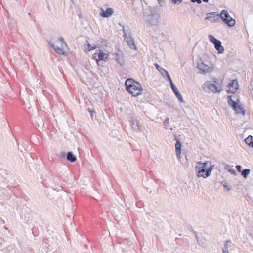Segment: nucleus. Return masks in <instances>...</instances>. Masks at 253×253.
I'll return each mask as SVG.
<instances>
[{
    "mask_svg": "<svg viewBox=\"0 0 253 253\" xmlns=\"http://www.w3.org/2000/svg\"><path fill=\"white\" fill-rule=\"evenodd\" d=\"M219 18H221V22L229 27H233L235 25L236 21L232 17H219Z\"/></svg>",
    "mask_w": 253,
    "mask_h": 253,
    "instance_id": "ddd939ff",
    "label": "nucleus"
},
{
    "mask_svg": "<svg viewBox=\"0 0 253 253\" xmlns=\"http://www.w3.org/2000/svg\"><path fill=\"white\" fill-rule=\"evenodd\" d=\"M60 46H56L51 40H49L48 42L51 47L58 54L62 55H66L67 53L64 50L65 47H67V45L64 42L62 37H59L58 39Z\"/></svg>",
    "mask_w": 253,
    "mask_h": 253,
    "instance_id": "7ed1b4c3",
    "label": "nucleus"
},
{
    "mask_svg": "<svg viewBox=\"0 0 253 253\" xmlns=\"http://www.w3.org/2000/svg\"><path fill=\"white\" fill-rule=\"evenodd\" d=\"M191 1L193 3L197 2L198 4H200L201 3V0H191Z\"/></svg>",
    "mask_w": 253,
    "mask_h": 253,
    "instance_id": "e433bc0d",
    "label": "nucleus"
},
{
    "mask_svg": "<svg viewBox=\"0 0 253 253\" xmlns=\"http://www.w3.org/2000/svg\"><path fill=\"white\" fill-rule=\"evenodd\" d=\"M86 44L84 46V50L85 51L89 52L97 48V46L95 44H91L89 43L88 40L86 41Z\"/></svg>",
    "mask_w": 253,
    "mask_h": 253,
    "instance_id": "2eb2a0df",
    "label": "nucleus"
},
{
    "mask_svg": "<svg viewBox=\"0 0 253 253\" xmlns=\"http://www.w3.org/2000/svg\"><path fill=\"white\" fill-rule=\"evenodd\" d=\"M144 20L149 26H156L160 22V17H144Z\"/></svg>",
    "mask_w": 253,
    "mask_h": 253,
    "instance_id": "9b49d317",
    "label": "nucleus"
},
{
    "mask_svg": "<svg viewBox=\"0 0 253 253\" xmlns=\"http://www.w3.org/2000/svg\"><path fill=\"white\" fill-rule=\"evenodd\" d=\"M129 121L132 129L136 132H140V123L137 117L132 115L129 117Z\"/></svg>",
    "mask_w": 253,
    "mask_h": 253,
    "instance_id": "6e6552de",
    "label": "nucleus"
},
{
    "mask_svg": "<svg viewBox=\"0 0 253 253\" xmlns=\"http://www.w3.org/2000/svg\"><path fill=\"white\" fill-rule=\"evenodd\" d=\"M236 113L242 114L243 115H245L246 114V110L242 107L241 104H239L234 109H233Z\"/></svg>",
    "mask_w": 253,
    "mask_h": 253,
    "instance_id": "aec40b11",
    "label": "nucleus"
},
{
    "mask_svg": "<svg viewBox=\"0 0 253 253\" xmlns=\"http://www.w3.org/2000/svg\"><path fill=\"white\" fill-rule=\"evenodd\" d=\"M66 155H67V153H66L64 152H62L60 153L59 156L61 157L64 158L65 157H66Z\"/></svg>",
    "mask_w": 253,
    "mask_h": 253,
    "instance_id": "c9c22d12",
    "label": "nucleus"
},
{
    "mask_svg": "<svg viewBox=\"0 0 253 253\" xmlns=\"http://www.w3.org/2000/svg\"><path fill=\"white\" fill-rule=\"evenodd\" d=\"M123 36L124 37V41L126 42L128 47L131 49H136V46L135 44L134 40L132 38L131 35L129 33L127 35L126 30L124 27L123 28Z\"/></svg>",
    "mask_w": 253,
    "mask_h": 253,
    "instance_id": "39448f33",
    "label": "nucleus"
},
{
    "mask_svg": "<svg viewBox=\"0 0 253 253\" xmlns=\"http://www.w3.org/2000/svg\"><path fill=\"white\" fill-rule=\"evenodd\" d=\"M245 142L247 145L253 148V137L251 135H249L245 139Z\"/></svg>",
    "mask_w": 253,
    "mask_h": 253,
    "instance_id": "412c9836",
    "label": "nucleus"
},
{
    "mask_svg": "<svg viewBox=\"0 0 253 253\" xmlns=\"http://www.w3.org/2000/svg\"><path fill=\"white\" fill-rule=\"evenodd\" d=\"M126 89L132 95L136 97L142 94L143 88L140 84L133 78H128L125 81Z\"/></svg>",
    "mask_w": 253,
    "mask_h": 253,
    "instance_id": "f257e3e1",
    "label": "nucleus"
},
{
    "mask_svg": "<svg viewBox=\"0 0 253 253\" xmlns=\"http://www.w3.org/2000/svg\"><path fill=\"white\" fill-rule=\"evenodd\" d=\"M205 20L214 23H221V18L219 17H206Z\"/></svg>",
    "mask_w": 253,
    "mask_h": 253,
    "instance_id": "6ab92c4d",
    "label": "nucleus"
},
{
    "mask_svg": "<svg viewBox=\"0 0 253 253\" xmlns=\"http://www.w3.org/2000/svg\"><path fill=\"white\" fill-rule=\"evenodd\" d=\"M67 160L71 163H74L77 160V157L71 151H68L66 155Z\"/></svg>",
    "mask_w": 253,
    "mask_h": 253,
    "instance_id": "f3484780",
    "label": "nucleus"
},
{
    "mask_svg": "<svg viewBox=\"0 0 253 253\" xmlns=\"http://www.w3.org/2000/svg\"><path fill=\"white\" fill-rule=\"evenodd\" d=\"M172 1L174 4H179L182 2V0H172Z\"/></svg>",
    "mask_w": 253,
    "mask_h": 253,
    "instance_id": "f704fd0d",
    "label": "nucleus"
},
{
    "mask_svg": "<svg viewBox=\"0 0 253 253\" xmlns=\"http://www.w3.org/2000/svg\"><path fill=\"white\" fill-rule=\"evenodd\" d=\"M224 169L226 170H227L229 172L231 173V174H232L234 175H237V172H236V170L234 169H231L230 166L226 164L225 166Z\"/></svg>",
    "mask_w": 253,
    "mask_h": 253,
    "instance_id": "b1692460",
    "label": "nucleus"
},
{
    "mask_svg": "<svg viewBox=\"0 0 253 253\" xmlns=\"http://www.w3.org/2000/svg\"><path fill=\"white\" fill-rule=\"evenodd\" d=\"M203 1L205 2H208L209 0H203Z\"/></svg>",
    "mask_w": 253,
    "mask_h": 253,
    "instance_id": "ea45409f",
    "label": "nucleus"
},
{
    "mask_svg": "<svg viewBox=\"0 0 253 253\" xmlns=\"http://www.w3.org/2000/svg\"><path fill=\"white\" fill-rule=\"evenodd\" d=\"M113 55L117 63L121 66H123L125 65L124 53L121 50H118L117 52L113 53Z\"/></svg>",
    "mask_w": 253,
    "mask_h": 253,
    "instance_id": "9d476101",
    "label": "nucleus"
},
{
    "mask_svg": "<svg viewBox=\"0 0 253 253\" xmlns=\"http://www.w3.org/2000/svg\"><path fill=\"white\" fill-rule=\"evenodd\" d=\"M188 229L191 231L194 234H195V236H196V239L197 240V241H198V236L197 235V232L194 230V229L192 228V227L191 226H189L188 227Z\"/></svg>",
    "mask_w": 253,
    "mask_h": 253,
    "instance_id": "c756f323",
    "label": "nucleus"
},
{
    "mask_svg": "<svg viewBox=\"0 0 253 253\" xmlns=\"http://www.w3.org/2000/svg\"><path fill=\"white\" fill-rule=\"evenodd\" d=\"M203 89L205 87L207 88L208 90H210L211 91L214 93H217L220 91V89H219L217 85L212 83L210 81H206L203 84Z\"/></svg>",
    "mask_w": 253,
    "mask_h": 253,
    "instance_id": "1a4fd4ad",
    "label": "nucleus"
},
{
    "mask_svg": "<svg viewBox=\"0 0 253 253\" xmlns=\"http://www.w3.org/2000/svg\"><path fill=\"white\" fill-rule=\"evenodd\" d=\"M222 184L223 185V186L224 188H226L227 191H230L231 190V186L229 185V184L225 182L223 183V182H222Z\"/></svg>",
    "mask_w": 253,
    "mask_h": 253,
    "instance_id": "c85d7f7f",
    "label": "nucleus"
},
{
    "mask_svg": "<svg viewBox=\"0 0 253 253\" xmlns=\"http://www.w3.org/2000/svg\"><path fill=\"white\" fill-rule=\"evenodd\" d=\"M181 147H182V143H181L180 140H177V142H176L175 144V147L176 154L178 158L181 155Z\"/></svg>",
    "mask_w": 253,
    "mask_h": 253,
    "instance_id": "dca6fc26",
    "label": "nucleus"
},
{
    "mask_svg": "<svg viewBox=\"0 0 253 253\" xmlns=\"http://www.w3.org/2000/svg\"><path fill=\"white\" fill-rule=\"evenodd\" d=\"M233 244L231 243V240H227L224 244V247H227V248H232Z\"/></svg>",
    "mask_w": 253,
    "mask_h": 253,
    "instance_id": "bb28decb",
    "label": "nucleus"
},
{
    "mask_svg": "<svg viewBox=\"0 0 253 253\" xmlns=\"http://www.w3.org/2000/svg\"><path fill=\"white\" fill-rule=\"evenodd\" d=\"M227 102L228 105L232 108L233 109H234L236 107H237L239 103L235 101H234L232 99V96L229 95L227 97Z\"/></svg>",
    "mask_w": 253,
    "mask_h": 253,
    "instance_id": "a211bd4d",
    "label": "nucleus"
},
{
    "mask_svg": "<svg viewBox=\"0 0 253 253\" xmlns=\"http://www.w3.org/2000/svg\"><path fill=\"white\" fill-rule=\"evenodd\" d=\"M238 82L237 79L231 80L228 84L227 87L229 88L227 90L228 93L235 94L239 89Z\"/></svg>",
    "mask_w": 253,
    "mask_h": 253,
    "instance_id": "0eeeda50",
    "label": "nucleus"
},
{
    "mask_svg": "<svg viewBox=\"0 0 253 253\" xmlns=\"http://www.w3.org/2000/svg\"><path fill=\"white\" fill-rule=\"evenodd\" d=\"M89 112L90 113V116L92 120H93V115L95 113V111L94 110H91L90 109H88Z\"/></svg>",
    "mask_w": 253,
    "mask_h": 253,
    "instance_id": "2f4dec72",
    "label": "nucleus"
},
{
    "mask_svg": "<svg viewBox=\"0 0 253 253\" xmlns=\"http://www.w3.org/2000/svg\"><path fill=\"white\" fill-rule=\"evenodd\" d=\"M170 85L172 90L173 91V93L175 95L178 100L180 102H184V100L183 99L181 93L179 92V91H178V89L177 88L176 86L174 85V84L173 83H172L171 84H170Z\"/></svg>",
    "mask_w": 253,
    "mask_h": 253,
    "instance_id": "4468645a",
    "label": "nucleus"
},
{
    "mask_svg": "<svg viewBox=\"0 0 253 253\" xmlns=\"http://www.w3.org/2000/svg\"><path fill=\"white\" fill-rule=\"evenodd\" d=\"M109 54L104 53L101 49L97 50L93 55V58L95 59L98 65L101 60L106 61L108 60Z\"/></svg>",
    "mask_w": 253,
    "mask_h": 253,
    "instance_id": "423d86ee",
    "label": "nucleus"
},
{
    "mask_svg": "<svg viewBox=\"0 0 253 253\" xmlns=\"http://www.w3.org/2000/svg\"><path fill=\"white\" fill-rule=\"evenodd\" d=\"M113 13V9L111 8H108L105 11H102V16H111Z\"/></svg>",
    "mask_w": 253,
    "mask_h": 253,
    "instance_id": "5701e85b",
    "label": "nucleus"
},
{
    "mask_svg": "<svg viewBox=\"0 0 253 253\" xmlns=\"http://www.w3.org/2000/svg\"><path fill=\"white\" fill-rule=\"evenodd\" d=\"M212 82L214 83L213 84H218V83H217V80L216 78H214L212 79Z\"/></svg>",
    "mask_w": 253,
    "mask_h": 253,
    "instance_id": "4c0bfd02",
    "label": "nucleus"
},
{
    "mask_svg": "<svg viewBox=\"0 0 253 253\" xmlns=\"http://www.w3.org/2000/svg\"><path fill=\"white\" fill-rule=\"evenodd\" d=\"M165 74H166L167 79L169 81L170 85L172 83H173L168 71L166 72V73H165Z\"/></svg>",
    "mask_w": 253,
    "mask_h": 253,
    "instance_id": "cd10ccee",
    "label": "nucleus"
},
{
    "mask_svg": "<svg viewBox=\"0 0 253 253\" xmlns=\"http://www.w3.org/2000/svg\"><path fill=\"white\" fill-rule=\"evenodd\" d=\"M217 16H219V15H217ZM219 16H229V15H228V12L225 10H223L222 11V12H221Z\"/></svg>",
    "mask_w": 253,
    "mask_h": 253,
    "instance_id": "7c9ffc66",
    "label": "nucleus"
},
{
    "mask_svg": "<svg viewBox=\"0 0 253 253\" xmlns=\"http://www.w3.org/2000/svg\"><path fill=\"white\" fill-rule=\"evenodd\" d=\"M195 169L198 177L207 178L210 175L212 170V166L208 161L205 162L199 161L197 162Z\"/></svg>",
    "mask_w": 253,
    "mask_h": 253,
    "instance_id": "f03ea898",
    "label": "nucleus"
},
{
    "mask_svg": "<svg viewBox=\"0 0 253 253\" xmlns=\"http://www.w3.org/2000/svg\"><path fill=\"white\" fill-rule=\"evenodd\" d=\"M236 169H237V170L239 172H241L242 171V170H241L242 167L240 165H236Z\"/></svg>",
    "mask_w": 253,
    "mask_h": 253,
    "instance_id": "473e14b6",
    "label": "nucleus"
},
{
    "mask_svg": "<svg viewBox=\"0 0 253 253\" xmlns=\"http://www.w3.org/2000/svg\"><path fill=\"white\" fill-rule=\"evenodd\" d=\"M251 170L249 169H245L241 172V175L244 178H247L248 175L250 174Z\"/></svg>",
    "mask_w": 253,
    "mask_h": 253,
    "instance_id": "393cba45",
    "label": "nucleus"
},
{
    "mask_svg": "<svg viewBox=\"0 0 253 253\" xmlns=\"http://www.w3.org/2000/svg\"><path fill=\"white\" fill-rule=\"evenodd\" d=\"M177 140H180V139L178 138V136L175 135V140L176 141V142H177Z\"/></svg>",
    "mask_w": 253,
    "mask_h": 253,
    "instance_id": "58836bf2",
    "label": "nucleus"
},
{
    "mask_svg": "<svg viewBox=\"0 0 253 253\" xmlns=\"http://www.w3.org/2000/svg\"><path fill=\"white\" fill-rule=\"evenodd\" d=\"M228 248H227V247L223 246L222 248V253H229V251L228 250Z\"/></svg>",
    "mask_w": 253,
    "mask_h": 253,
    "instance_id": "72a5a7b5",
    "label": "nucleus"
},
{
    "mask_svg": "<svg viewBox=\"0 0 253 253\" xmlns=\"http://www.w3.org/2000/svg\"><path fill=\"white\" fill-rule=\"evenodd\" d=\"M163 124L165 125V128L166 129H170L171 130H172V128H169V118H166L164 120V121L163 122Z\"/></svg>",
    "mask_w": 253,
    "mask_h": 253,
    "instance_id": "a878e982",
    "label": "nucleus"
},
{
    "mask_svg": "<svg viewBox=\"0 0 253 253\" xmlns=\"http://www.w3.org/2000/svg\"><path fill=\"white\" fill-rule=\"evenodd\" d=\"M197 68H198L201 72L205 73L210 71V67L205 64L201 60L197 62Z\"/></svg>",
    "mask_w": 253,
    "mask_h": 253,
    "instance_id": "f8f14e48",
    "label": "nucleus"
},
{
    "mask_svg": "<svg viewBox=\"0 0 253 253\" xmlns=\"http://www.w3.org/2000/svg\"><path fill=\"white\" fill-rule=\"evenodd\" d=\"M208 38L210 42L214 44V48L218 51L219 54H222L223 53L224 49L223 46L222 45L221 42L214 37L212 35L209 34Z\"/></svg>",
    "mask_w": 253,
    "mask_h": 253,
    "instance_id": "20e7f679",
    "label": "nucleus"
},
{
    "mask_svg": "<svg viewBox=\"0 0 253 253\" xmlns=\"http://www.w3.org/2000/svg\"><path fill=\"white\" fill-rule=\"evenodd\" d=\"M156 68L161 73V74L164 76L165 73H166L167 70L163 69L162 67H160L159 65L157 63H155L154 64Z\"/></svg>",
    "mask_w": 253,
    "mask_h": 253,
    "instance_id": "4be33fe9",
    "label": "nucleus"
}]
</instances>
